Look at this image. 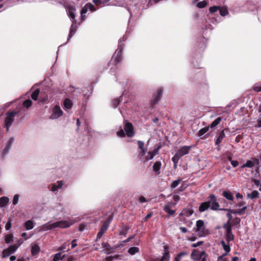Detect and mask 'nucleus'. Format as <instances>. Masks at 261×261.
<instances>
[{
    "label": "nucleus",
    "mask_w": 261,
    "mask_h": 261,
    "mask_svg": "<svg viewBox=\"0 0 261 261\" xmlns=\"http://www.w3.org/2000/svg\"><path fill=\"white\" fill-rule=\"evenodd\" d=\"M179 229L182 231V232H183V233H186V232H187V229L186 227H180Z\"/></svg>",
    "instance_id": "nucleus-61"
},
{
    "label": "nucleus",
    "mask_w": 261,
    "mask_h": 261,
    "mask_svg": "<svg viewBox=\"0 0 261 261\" xmlns=\"http://www.w3.org/2000/svg\"><path fill=\"white\" fill-rule=\"evenodd\" d=\"M57 185H54L51 188V191L55 192L57 191L58 189L61 188L62 187L63 183L62 180H59L57 182Z\"/></svg>",
    "instance_id": "nucleus-19"
},
{
    "label": "nucleus",
    "mask_w": 261,
    "mask_h": 261,
    "mask_svg": "<svg viewBox=\"0 0 261 261\" xmlns=\"http://www.w3.org/2000/svg\"><path fill=\"white\" fill-rule=\"evenodd\" d=\"M66 11L68 15L72 18L74 19L75 17V9L72 6H68L66 7Z\"/></svg>",
    "instance_id": "nucleus-12"
},
{
    "label": "nucleus",
    "mask_w": 261,
    "mask_h": 261,
    "mask_svg": "<svg viewBox=\"0 0 261 261\" xmlns=\"http://www.w3.org/2000/svg\"><path fill=\"white\" fill-rule=\"evenodd\" d=\"M24 227L27 230H30L34 227V223L32 220H28L24 223Z\"/></svg>",
    "instance_id": "nucleus-22"
},
{
    "label": "nucleus",
    "mask_w": 261,
    "mask_h": 261,
    "mask_svg": "<svg viewBox=\"0 0 261 261\" xmlns=\"http://www.w3.org/2000/svg\"><path fill=\"white\" fill-rule=\"evenodd\" d=\"M113 220V216L112 215L109 216L108 219L103 222L102 225L101 226L100 230L97 233L96 240L100 239L103 234L106 232L108 229L109 224L112 222Z\"/></svg>",
    "instance_id": "nucleus-2"
},
{
    "label": "nucleus",
    "mask_w": 261,
    "mask_h": 261,
    "mask_svg": "<svg viewBox=\"0 0 261 261\" xmlns=\"http://www.w3.org/2000/svg\"><path fill=\"white\" fill-rule=\"evenodd\" d=\"M88 10V7H87V5H86L85 6V7L82 8L81 13V17L83 19L84 18V17L85 16L84 15V14L87 13Z\"/></svg>",
    "instance_id": "nucleus-37"
},
{
    "label": "nucleus",
    "mask_w": 261,
    "mask_h": 261,
    "mask_svg": "<svg viewBox=\"0 0 261 261\" xmlns=\"http://www.w3.org/2000/svg\"><path fill=\"white\" fill-rule=\"evenodd\" d=\"M139 251V248L137 247H131L128 250V252L131 254V255H134L137 252H138Z\"/></svg>",
    "instance_id": "nucleus-27"
},
{
    "label": "nucleus",
    "mask_w": 261,
    "mask_h": 261,
    "mask_svg": "<svg viewBox=\"0 0 261 261\" xmlns=\"http://www.w3.org/2000/svg\"><path fill=\"white\" fill-rule=\"evenodd\" d=\"M244 166L247 167H252L254 166V164L251 161H247L246 163V164L244 165Z\"/></svg>",
    "instance_id": "nucleus-45"
},
{
    "label": "nucleus",
    "mask_w": 261,
    "mask_h": 261,
    "mask_svg": "<svg viewBox=\"0 0 261 261\" xmlns=\"http://www.w3.org/2000/svg\"><path fill=\"white\" fill-rule=\"evenodd\" d=\"M103 251L107 254H109L114 251V249L107 243L103 242L102 243Z\"/></svg>",
    "instance_id": "nucleus-11"
},
{
    "label": "nucleus",
    "mask_w": 261,
    "mask_h": 261,
    "mask_svg": "<svg viewBox=\"0 0 261 261\" xmlns=\"http://www.w3.org/2000/svg\"><path fill=\"white\" fill-rule=\"evenodd\" d=\"M228 13V11L226 9H221L220 10V14L222 16H226Z\"/></svg>",
    "instance_id": "nucleus-44"
},
{
    "label": "nucleus",
    "mask_w": 261,
    "mask_h": 261,
    "mask_svg": "<svg viewBox=\"0 0 261 261\" xmlns=\"http://www.w3.org/2000/svg\"><path fill=\"white\" fill-rule=\"evenodd\" d=\"M87 6L88 7V9L90 10L91 11H95V8H94V6L91 4H87Z\"/></svg>",
    "instance_id": "nucleus-50"
},
{
    "label": "nucleus",
    "mask_w": 261,
    "mask_h": 261,
    "mask_svg": "<svg viewBox=\"0 0 261 261\" xmlns=\"http://www.w3.org/2000/svg\"><path fill=\"white\" fill-rule=\"evenodd\" d=\"M19 196L18 194H16L14 196L13 199L12 200V202L14 205H16L18 203V201H19Z\"/></svg>",
    "instance_id": "nucleus-40"
},
{
    "label": "nucleus",
    "mask_w": 261,
    "mask_h": 261,
    "mask_svg": "<svg viewBox=\"0 0 261 261\" xmlns=\"http://www.w3.org/2000/svg\"><path fill=\"white\" fill-rule=\"evenodd\" d=\"M74 222L68 221H60L53 223V226L55 228H66L72 225Z\"/></svg>",
    "instance_id": "nucleus-5"
},
{
    "label": "nucleus",
    "mask_w": 261,
    "mask_h": 261,
    "mask_svg": "<svg viewBox=\"0 0 261 261\" xmlns=\"http://www.w3.org/2000/svg\"><path fill=\"white\" fill-rule=\"evenodd\" d=\"M16 114L17 113L15 112H12L8 113L7 116L5 119V126L6 127L7 130H9V127L12 125L14 121V118Z\"/></svg>",
    "instance_id": "nucleus-6"
},
{
    "label": "nucleus",
    "mask_w": 261,
    "mask_h": 261,
    "mask_svg": "<svg viewBox=\"0 0 261 261\" xmlns=\"http://www.w3.org/2000/svg\"><path fill=\"white\" fill-rule=\"evenodd\" d=\"M62 115V111L59 106H56L53 109V113L50 116V118L54 119H56Z\"/></svg>",
    "instance_id": "nucleus-8"
},
{
    "label": "nucleus",
    "mask_w": 261,
    "mask_h": 261,
    "mask_svg": "<svg viewBox=\"0 0 261 261\" xmlns=\"http://www.w3.org/2000/svg\"><path fill=\"white\" fill-rule=\"evenodd\" d=\"M221 120V117H219L217 118L210 125V126L212 128L215 127L220 122Z\"/></svg>",
    "instance_id": "nucleus-28"
},
{
    "label": "nucleus",
    "mask_w": 261,
    "mask_h": 261,
    "mask_svg": "<svg viewBox=\"0 0 261 261\" xmlns=\"http://www.w3.org/2000/svg\"><path fill=\"white\" fill-rule=\"evenodd\" d=\"M13 141H14L13 138L10 139V140L8 141V142L7 143V147L8 148H9L11 146V145L13 143Z\"/></svg>",
    "instance_id": "nucleus-54"
},
{
    "label": "nucleus",
    "mask_w": 261,
    "mask_h": 261,
    "mask_svg": "<svg viewBox=\"0 0 261 261\" xmlns=\"http://www.w3.org/2000/svg\"><path fill=\"white\" fill-rule=\"evenodd\" d=\"M161 167V163L160 162H156L153 166V171L155 172L157 174H159L160 173Z\"/></svg>",
    "instance_id": "nucleus-20"
},
{
    "label": "nucleus",
    "mask_w": 261,
    "mask_h": 261,
    "mask_svg": "<svg viewBox=\"0 0 261 261\" xmlns=\"http://www.w3.org/2000/svg\"><path fill=\"white\" fill-rule=\"evenodd\" d=\"M220 7L217 6H213L211 7L209 9V11L211 13H215L218 11V10L220 9Z\"/></svg>",
    "instance_id": "nucleus-42"
},
{
    "label": "nucleus",
    "mask_w": 261,
    "mask_h": 261,
    "mask_svg": "<svg viewBox=\"0 0 261 261\" xmlns=\"http://www.w3.org/2000/svg\"><path fill=\"white\" fill-rule=\"evenodd\" d=\"M5 242L6 243H10L13 240V236L12 234H9L5 237Z\"/></svg>",
    "instance_id": "nucleus-36"
},
{
    "label": "nucleus",
    "mask_w": 261,
    "mask_h": 261,
    "mask_svg": "<svg viewBox=\"0 0 261 261\" xmlns=\"http://www.w3.org/2000/svg\"><path fill=\"white\" fill-rule=\"evenodd\" d=\"M173 199L175 201L177 202L180 199V197L178 195H175L173 196Z\"/></svg>",
    "instance_id": "nucleus-56"
},
{
    "label": "nucleus",
    "mask_w": 261,
    "mask_h": 261,
    "mask_svg": "<svg viewBox=\"0 0 261 261\" xmlns=\"http://www.w3.org/2000/svg\"><path fill=\"white\" fill-rule=\"evenodd\" d=\"M76 240H73L72 241L71 243V248H74L75 246H76L77 244H76Z\"/></svg>",
    "instance_id": "nucleus-62"
},
{
    "label": "nucleus",
    "mask_w": 261,
    "mask_h": 261,
    "mask_svg": "<svg viewBox=\"0 0 261 261\" xmlns=\"http://www.w3.org/2000/svg\"><path fill=\"white\" fill-rule=\"evenodd\" d=\"M253 90L257 92L261 91V87L254 86L253 87Z\"/></svg>",
    "instance_id": "nucleus-58"
},
{
    "label": "nucleus",
    "mask_w": 261,
    "mask_h": 261,
    "mask_svg": "<svg viewBox=\"0 0 261 261\" xmlns=\"http://www.w3.org/2000/svg\"><path fill=\"white\" fill-rule=\"evenodd\" d=\"M9 251H10V253H13L14 252H15L17 249V246L16 245H11V246H10L8 248H7Z\"/></svg>",
    "instance_id": "nucleus-35"
},
{
    "label": "nucleus",
    "mask_w": 261,
    "mask_h": 261,
    "mask_svg": "<svg viewBox=\"0 0 261 261\" xmlns=\"http://www.w3.org/2000/svg\"><path fill=\"white\" fill-rule=\"evenodd\" d=\"M246 208H247V206H244L240 210H239V214L241 215L242 214H243L244 212V211H245V210H246Z\"/></svg>",
    "instance_id": "nucleus-60"
},
{
    "label": "nucleus",
    "mask_w": 261,
    "mask_h": 261,
    "mask_svg": "<svg viewBox=\"0 0 261 261\" xmlns=\"http://www.w3.org/2000/svg\"><path fill=\"white\" fill-rule=\"evenodd\" d=\"M64 105L65 108L70 109L72 107V103L70 99L67 98L64 100Z\"/></svg>",
    "instance_id": "nucleus-26"
},
{
    "label": "nucleus",
    "mask_w": 261,
    "mask_h": 261,
    "mask_svg": "<svg viewBox=\"0 0 261 261\" xmlns=\"http://www.w3.org/2000/svg\"><path fill=\"white\" fill-rule=\"evenodd\" d=\"M124 130L127 137H132L135 135L134 127L130 122H125Z\"/></svg>",
    "instance_id": "nucleus-7"
},
{
    "label": "nucleus",
    "mask_w": 261,
    "mask_h": 261,
    "mask_svg": "<svg viewBox=\"0 0 261 261\" xmlns=\"http://www.w3.org/2000/svg\"><path fill=\"white\" fill-rule=\"evenodd\" d=\"M209 129V127H205L202 129H201L199 132H198V136L199 137H202L205 133H206L208 130Z\"/></svg>",
    "instance_id": "nucleus-32"
},
{
    "label": "nucleus",
    "mask_w": 261,
    "mask_h": 261,
    "mask_svg": "<svg viewBox=\"0 0 261 261\" xmlns=\"http://www.w3.org/2000/svg\"><path fill=\"white\" fill-rule=\"evenodd\" d=\"M224 228L226 229V240L228 242L232 241L234 239V236L231 231V228L230 225L224 224Z\"/></svg>",
    "instance_id": "nucleus-10"
},
{
    "label": "nucleus",
    "mask_w": 261,
    "mask_h": 261,
    "mask_svg": "<svg viewBox=\"0 0 261 261\" xmlns=\"http://www.w3.org/2000/svg\"><path fill=\"white\" fill-rule=\"evenodd\" d=\"M204 254V252L203 251L199 252L194 250L191 254V257L194 260H198L200 259L202 255Z\"/></svg>",
    "instance_id": "nucleus-14"
},
{
    "label": "nucleus",
    "mask_w": 261,
    "mask_h": 261,
    "mask_svg": "<svg viewBox=\"0 0 261 261\" xmlns=\"http://www.w3.org/2000/svg\"><path fill=\"white\" fill-rule=\"evenodd\" d=\"M191 148V146H184L178 150L172 159L174 164V166H176V164L178 163L181 157L189 153Z\"/></svg>",
    "instance_id": "nucleus-1"
},
{
    "label": "nucleus",
    "mask_w": 261,
    "mask_h": 261,
    "mask_svg": "<svg viewBox=\"0 0 261 261\" xmlns=\"http://www.w3.org/2000/svg\"><path fill=\"white\" fill-rule=\"evenodd\" d=\"M202 243V242H198L197 243L192 244V247H197Z\"/></svg>",
    "instance_id": "nucleus-64"
},
{
    "label": "nucleus",
    "mask_w": 261,
    "mask_h": 261,
    "mask_svg": "<svg viewBox=\"0 0 261 261\" xmlns=\"http://www.w3.org/2000/svg\"><path fill=\"white\" fill-rule=\"evenodd\" d=\"M87 225L86 224L82 223L79 225V229L80 231H83V230H84L85 229L87 228Z\"/></svg>",
    "instance_id": "nucleus-43"
},
{
    "label": "nucleus",
    "mask_w": 261,
    "mask_h": 261,
    "mask_svg": "<svg viewBox=\"0 0 261 261\" xmlns=\"http://www.w3.org/2000/svg\"><path fill=\"white\" fill-rule=\"evenodd\" d=\"M9 201V199L7 197H2L0 199V207H4L7 205Z\"/></svg>",
    "instance_id": "nucleus-18"
},
{
    "label": "nucleus",
    "mask_w": 261,
    "mask_h": 261,
    "mask_svg": "<svg viewBox=\"0 0 261 261\" xmlns=\"http://www.w3.org/2000/svg\"><path fill=\"white\" fill-rule=\"evenodd\" d=\"M196 231L199 232V236H204L208 234V231L205 228L203 221L199 220L196 222Z\"/></svg>",
    "instance_id": "nucleus-3"
},
{
    "label": "nucleus",
    "mask_w": 261,
    "mask_h": 261,
    "mask_svg": "<svg viewBox=\"0 0 261 261\" xmlns=\"http://www.w3.org/2000/svg\"><path fill=\"white\" fill-rule=\"evenodd\" d=\"M170 259L169 252L168 251V247L165 246H164V253L162 257L159 259L158 261H169Z\"/></svg>",
    "instance_id": "nucleus-13"
},
{
    "label": "nucleus",
    "mask_w": 261,
    "mask_h": 261,
    "mask_svg": "<svg viewBox=\"0 0 261 261\" xmlns=\"http://www.w3.org/2000/svg\"><path fill=\"white\" fill-rule=\"evenodd\" d=\"M163 92V90L162 89H158L156 94L154 97L151 100V105L153 106L156 103L158 102V101L160 100L162 94Z\"/></svg>",
    "instance_id": "nucleus-9"
},
{
    "label": "nucleus",
    "mask_w": 261,
    "mask_h": 261,
    "mask_svg": "<svg viewBox=\"0 0 261 261\" xmlns=\"http://www.w3.org/2000/svg\"><path fill=\"white\" fill-rule=\"evenodd\" d=\"M206 5H207V3L206 1H204L199 2L196 5L197 7L198 8H204Z\"/></svg>",
    "instance_id": "nucleus-38"
},
{
    "label": "nucleus",
    "mask_w": 261,
    "mask_h": 261,
    "mask_svg": "<svg viewBox=\"0 0 261 261\" xmlns=\"http://www.w3.org/2000/svg\"><path fill=\"white\" fill-rule=\"evenodd\" d=\"M188 253L187 252H181L178 254L177 256L175 258V261H180V258L184 256H187Z\"/></svg>",
    "instance_id": "nucleus-33"
},
{
    "label": "nucleus",
    "mask_w": 261,
    "mask_h": 261,
    "mask_svg": "<svg viewBox=\"0 0 261 261\" xmlns=\"http://www.w3.org/2000/svg\"><path fill=\"white\" fill-rule=\"evenodd\" d=\"M208 198V202L210 205V209L213 211L219 210L220 205L217 201V197L214 194H211Z\"/></svg>",
    "instance_id": "nucleus-4"
},
{
    "label": "nucleus",
    "mask_w": 261,
    "mask_h": 261,
    "mask_svg": "<svg viewBox=\"0 0 261 261\" xmlns=\"http://www.w3.org/2000/svg\"><path fill=\"white\" fill-rule=\"evenodd\" d=\"M39 92H40V90L38 89L35 90L32 94V95H31L32 98L34 100H36L38 98V96L39 94Z\"/></svg>",
    "instance_id": "nucleus-29"
},
{
    "label": "nucleus",
    "mask_w": 261,
    "mask_h": 261,
    "mask_svg": "<svg viewBox=\"0 0 261 261\" xmlns=\"http://www.w3.org/2000/svg\"><path fill=\"white\" fill-rule=\"evenodd\" d=\"M152 213H150L147 215V216L144 218V220L145 221H147L149 218H150L152 216Z\"/></svg>",
    "instance_id": "nucleus-57"
},
{
    "label": "nucleus",
    "mask_w": 261,
    "mask_h": 261,
    "mask_svg": "<svg viewBox=\"0 0 261 261\" xmlns=\"http://www.w3.org/2000/svg\"><path fill=\"white\" fill-rule=\"evenodd\" d=\"M138 147H139V149H144V143L143 141H138Z\"/></svg>",
    "instance_id": "nucleus-49"
},
{
    "label": "nucleus",
    "mask_w": 261,
    "mask_h": 261,
    "mask_svg": "<svg viewBox=\"0 0 261 261\" xmlns=\"http://www.w3.org/2000/svg\"><path fill=\"white\" fill-rule=\"evenodd\" d=\"M114 259V257L113 256H108L106 258V261H112Z\"/></svg>",
    "instance_id": "nucleus-63"
},
{
    "label": "nucleus",
    "mask_w": 261,
    "mask_h": 261,
    "mask_svg": "<svg viewBox=\"0 0 261 261\" xmlns=\"http://www.w3.org/2000/svg\"><path fill=\"white\" fill-rule=\"evenodd\" d=\"M120 103V100L118 99H115L113 101V105L115 108L118 107Z\"/></svg>",
    "instance_id": "nucleus-47"
},
{
    "label": "nucleus",
    "mask_w": 261,
    "mask_h": 261,
    "mask_svg": "<svg viewBox=\"0 0 261 261\" xmlns=\"http://www.w3.org/2000/svg\"><path fill=\"white\" fill-rule=\"evenodd\" d=\"M158 150L155 149L152 152H149L148 153V155L146 156V159L148 161L149 160L152 159L153 157L157 154Z\"/></svg>",
    "instance_id": "nucleus-23"
},
{
    "label": "nucleus",
    "mask_w": 261,
    "mask_h": 261,
    "mask_svg": "<svg viewBox=\"0 0 261 261\" xmlns=\"http://www.w3.org/2000/svg\"><path fill=\"white\" fill-rule=\"evenodd\" d=\"M74 32H75V31H73V25L72 24L70 28V33H69L68 39V40L71 38V37L73 35V33Z\"/></svg>",
    "instance_id": "nucleus-48"
},
{
    "label": "nucleus",
    "mask_w": 261,
    "mask_h": 261,
    "mask_svg": "<svg viewBox=\"0 0 261 261\" xmlns=\"http://www.w3.org/2000/svg\"><path fill=\"white\" fill-rule=\"evenodd\" d=\"M164 210L166 212L171 215H173L175 213V211L171 210V206L169 204L165 205Z\"/></svg>",
    "instance_id": "nucleus-24"
},
{
    "label": "nucleus",
    "mask_w": 261,
    "mask_h": 261,
    "mask_svg": "<svg viewBox=\"0 0 261 261\" xmlns=\"http://www.w3.org/2000/svg\"><path fill=\"white\" fill-rule=\"evenodd\" d=\"M226 216H227V218H228V222H227L226 224L227 225H230V224H229L230 221L232 219V216H231V215L230 214V212L227 213Z\"/></svg>",
    "instance_id": "nucleus-52"
},
{
    "label": "nucleus",
    "mask_w": 261,
    "mask_h": 261,
    "mask_svg": "<svg viewBox=\"0 0 261 261\" xmlns=\"http://www.w3.org/2000/svg\"><path fill=\"white\" fill-rule=\"evenodd\" d=\"M62 259V258L61 257V253H58L55 255V256L53 258V261H59L60 259Z\"/></svg>",
    "instance_id": "nucleus-41"
},
{
    "label": "nucleus",
    "mask_w": 261,
    "mask_h": 261,
    "mask_svg": "<svg viewBox=\"0 0 261 261\" xmlns=\"http://www.w3.org/2000/svg\"><path fill=\"white\" fill-rule=\"evenodd\" d=\"M231 164L233 167H236L239 165L238 162L237 161H231Z\"/></svg>",
    "instance_id": "nucleus-53"
},
{
    "label": "nucleus",
    "mask_w": 261,
    "mask_h": 261,
    "mask_svg": "<svg viewBox=\"0 0 261 261\" xmlns=\"http://www.w3.org/2000/svg\"><path fill=\"white\" fill-rule=\"evenodd\" d=\"M210 206L208 201L202 202L199 207V211L200 212H203L210 208Z\"/></svg>",
    "instance_id": "nucleus-15"
},
{
    "label": "nucleus",
    "mask_w": 261,
    "mask_h": 261,
    "mask_svg": "<svg viewBox=\"0 0 261 261\" xmlns=\"http://www.w3.org/2000/svg\"><path fill=\"white\" fill-rule=\"evenodd\" d=\"M146 199L145 198V197H144L143 196L140 197L139 201L141 203L145 202H146Z\"/></svg>",
    "instance_id": "nucleus-59"
},
{
    "label": "nucleus",
    "mask_w": 261,
    "mask_h": 261,
    "mask_svg": "<svg viewBox=\"0 0 261 261\" xmlns=\"http://www.w3.org/2000/svg\"><path fill=\"white\" fill-rule=\"evenodd\" d=\"M11 254H12V253H10V251H9L7 249H4L3 251L2 256L4 258H6V257L9 256Z\"/></svg>",
    "instance_id": "nucleus-39"
},
{
    "label": "nucleus",
    "mask_w": 261,
    "mask_h": 261,
    "mask_svg": "<svg viewBox=\"0 0 261 261\" xmlns=\"http://www.w3.org/2000/svg\"><path fill=\"white\" fill-rule=\"evenodd\" d=\"M181 181L180 178H178L177 180L173 181L171 185L172 188H175Z\"/></svg>",
    "instance_id": "nucleus-31"
},
{
    "label": "nucleus",
    "mask_w": 261,
    "mask_h": 261,
    "mask_svg": "<svg viewBox=\"0 0 261 261\" xmlns=\"http://www.w3.org/2000/svg\"><path fill=\"white\" fill-rule=\"evenodd\" d=\"M258 196V192L257 191H253L251 194L247 195L248 197L253 199L257 197Z\"/></svg>",
    "instance_id": "nucleus-30"
},
{
    "label": "nucleus",
    "mask_w": 261,
    "mask_h": 261,
    "mask_svg": "<svg viewBox=\"0 0 261 261\" xmlns=\"http://www.w3.org/2000/svg\"><path fill=\"white\" fill-rule=\"evenodd\" d=\"M40 251V247L35 244L32 247L31 252L33 255L37 254Z\"/></svg>",
    "instance_id": "nucleus-21"
},
{
    "label": "nucleus",
    "mask_w": 261,
    "mask_h": 261,
    "mask_svg": "<svg viewBox=\"0 0 261 261\" xmlns=\"http://www.w3.org/2000/svg\"><path fill=\"white\" fill-rule=\"evenodd\" d=\"M222 195L227 199L232 201L233 200V196L231 192L229 191H224L222 193Z\"/></svg>",
    "instance_id": "nucleus-16"
},
{
    "label": "nucleus",
    "mask_w": 261,
    "mask_h": 261,
    "mask_svg": "<svg viewBox=\"0 0 261 261\" xmlns=\"http://www.w3.org/2000/svg\"><path fill=\"white\" fill-rule=\"evenodd\" d=\"M117 135L118 136L120 137H124L125 136V133L123 129H120L119 131L117 132Z\"/></svg>",
    "instance_id": "nucleus-46"
},
{
    "label": "nucleus",
    "mask_w": 261,
    "mask_h": 261,
    "mask_svg": "<svg viewBox=\"0 0 261 261\" xmlns=\"http://www.w3.org/2000/svg\"><path fill=\"white\" fill-rule=\"evenodd\" d=\"M32 104V102L30 99H27L23 102V107L27 108H29L30 107H31Z\"/></svg>",
    "instance_id": "nucleus-34"
},
{
    "label": "nucleus",
    "mask_w": 261,
    "mask_h": 261,
    "mask_svg": "<svg viewBox=\"0 0 261 261\" xmlns=\"http://www.w3.org/2000/svg\"><path fill=\"white\" fill-rule=\"evenodd\" d=\"M223 248L224 250L226 251V253H228L230 250V247L227 245H223Z\"/></svg>",
    "instance_id": "nucleus-51"
},
{
    "label": "nucleus",
    "mask_w": 261,
    "mask_h": 261,
    "mask_svg": "<svg viewBox=\"0 0 261 261\" xmlns=\"http://www.w3.org/2000/svg\"><path fill=\"white\" fill-rule=\"evenodd\" d=\"M54 227L53 226V223L49 224V223H47L41 226V229L43 230H48L54 229Z\"/></svg>",
    "instance_id": "nucleus-25"
},
{
    "label": "nucleus",
    "mask_w": 261,
    "mask_h": 261,
    "mask_svg": "<svg viewBox=\"0 0 261 261\" xmlns=\"http://www.w3.org/2000/svg\"><path fill=\"white\" fill-rule=\"evenodd\" d=\"M225 135L224 132V130H222L219 134V135L216 141V142H215L216 145H219L220 144V143L221 142V141H222V140L225 138Z\"/></svg>",
    "instance_id": "nucleus-17"
},
{
    "label": "nucleus",
    "mask_w": 261,
    "mask_h": 261,
    "mask_svg": "<svg viewBox=\"0 0 261 261\" xmlns=\"http://www.w3.org/2000/svg\"><path fill=\"white\" fill-rule=\"evenodd\" d=\"M11 227V222L9 221L6 225L5 228L6 230H9Z\"/></svg>",
    "instance_id": "nucleus-55"
}]
</instances>
